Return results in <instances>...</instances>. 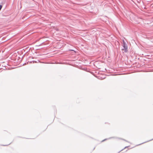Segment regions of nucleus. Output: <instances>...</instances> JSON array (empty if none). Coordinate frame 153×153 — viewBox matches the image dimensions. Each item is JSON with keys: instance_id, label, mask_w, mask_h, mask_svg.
Returning <instances> with one entry per match:
<instances>
[{"instance_id": "1", "label": "nucleus", "mask_w": 153, "mask_h": 153, "mask_svg": "<svg viewBox=\"0 0 153 153\" xmlns=\"http://www.w3.org/2000/svg\"><path fill=\"white\" fill-rule=\"evenodd\" d=\"M123 47L125 49L126 51L127 48V46H126L125 44H124Z\"/></svg>"}]
</instances>
